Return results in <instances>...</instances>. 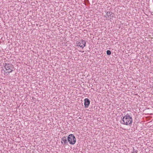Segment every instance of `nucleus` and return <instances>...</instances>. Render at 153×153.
I'll use <instances>...</instances> for the list:
<instances>
[{
	"instance_id": "nucleus-1",
	"label": "nucleus",
	"mask_w": 153,
	"mask_h": 153,
	"mask_svg": "<svg viewBox=\"0 0 153 153\" xmlns=\"http://www.w3.org/2000/svg\"><path fill=\"white\" fill-rule=\"evenodd\" d=\"M123 123L125 125H130L132 123V117L128 114L125 116L123 118Z\"/></svg>"
},
{
	"instance_id": "nucleus-2",
	"label": "nucleus",
	"mask_w": 153,
	"mask_h": 153,
	"mask_svg": "<svg viewBox=\"0 0 153 153\" xmlns=\"http://www.w3.org/2000/svg\"><path fill=\"white\" fill-rule=\"evenodd\" d=\"M4 67L6 70L5 74L8 75L10 73L12 72L14 68L13 65L10 63H5Z\"/></svg>"
},
{
	"instance_id": "nucleus-3",
	"label": "nucleus",
	"mask_w": 153,
	"mask_h": 153,
	"mask_svg": "<svg viewBox=\"0 0 153 153\" xmlns=\"http://www.w3.org/2000/svg\"><path fill=\"white\" fill-rule=\"evenodd\" d=\"M68 140L69 143L72 145L74 144L76 142V138L73 134H70L68 135Z\"/></svg>"
},
{
	"instance_id": "nucleus-4",
	"label": "nucleus",
	"mask_w": 153,
	"mask_h": 153,
	"mask_svg": "<svg viewBox=\"0 0 153 153\" xmlns=\"http://www.w3.org/2000/svg\"><path fill=\"white\" fill-rule=\"evenodd\" d=\"M76 44L77 46H79L83 48L85 46L86 42L85 40L82 39L81 41H77Z\"/></svg>"
},
{
	"instance_id": "nucleus-5",
	"label": "nucleus",
	"mask_w": 153,
	"mask_h": 153,
	"mask_svg": "<svg viewBox=\"0 0 153 153\" xmlns=\"http://www.w3.org/2000/svg\"><path fill=\"white\" fill-rule=\"evenodd\" d=\"M61 143L64 145H67L68 143L66 137L65 136H64L62 138Z\"/></svg>"
},
{
	"instance_id": "nucleus-6",
	"label": "nucleus",
	"mask_w": 153,
	"mask_h": 153,
	"mask_svg": "<svg viewBox=\"0 0 153 153\" xmlns=\"http://www.w3.org/2000/svg\"><path fill=\"white\" fill-rule=\"evenodd\" d=\"M90 104V101L88 98H86L84 100V105L86 108L88 107Z\"/></svg>"
},
{
	"instance_id": "nucleus-7",
	"label": "nucleus",
	"mask_w": 153,
	"mask_h": 153,
	"mask_svg": "<svg viewBox=\"0 0 153 153\" xmlns=\"http://www.w3.org/2000/svg\"><path fill=\"white\" fill-rule=\"evenodd\" d=\"M114 14L112 12L110 11H108L106 13V16H105V17H109V16H111L113 17L114 16Z\"/></svg>"
},
{
	"instance_id": "nucleus-8",
	"label": "nucleus",
	"mask_w": 153,
	"mask_h": 153,
	"mask_svg": "<svg viewBox=\"0 0 153 153\" xmlns=\"http://www.w3.org/2000/svg\"><path fill=\"white\" fill-rule=\"evenodd\" d=\"M106 53L107 55H110L111 54V51H110L108 50L106 51Z\"/></svg>"
},
{
	"instance_id": "nucleus-9",
	"label": "nucleus",
	"mask_w": 153,
	"mask_h": 153,
	"mask_svg": "<svg viewBox=\"0 0 153 153\" xmlns=\"http://www.w3.org/2000/svg\"><path fill=\"white\" fill-rule=\"evenodd\" d=\"M82 52H84V51H82Z\"/></svg>"
}]
</instances>
